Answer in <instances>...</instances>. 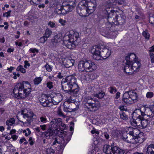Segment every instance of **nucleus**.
I'll return each mask as SVG.
<instances>
[{
  "label": "nucleus",
  "instance_id": "f257e3e1",
  "mask_svg": "<svg viewBox=\"0 0 154 154\" xmlns=\"http://www.w3.org/2000/svg\"><path fill=\"white\" fill-rule=\"evenodd\" d=\"M30 83L23 82L17 84L13 90L14 96L18 99L25 98L28 97L31 91Z\"/></svg>",
  "mask_w": 154,
  "mask_h": 154
},
{
  "label": "nucleus",
  "instance_id": "f03ea898",
  "mask_svg": "<svg viewBox=\"0 0 154 154\" xmlns=\"http://www.w3.org/2000/svg\"><path fill=\"white\" fill-rule=\"evenodd\" d=\"M79 37L78 32L71 30L65 34L63 38V42L68 48H73L77 43Z\"/></svg>",
  "mask_w": 154,
  "mask_h": 154
},
{
  "label": "nucleus",
  "instance_id": "7ed1b4c3",
  "mask_svg": "<svg viewBox=\"0 0 154 154\" xmlns=\"http://www.w3.org/2000/svg\"><path fill=\"white\" fill-rule=\"evenodd\" d=\"M75 6L74 1L64 2L62 4L57 5L55 11L58 14H65L71 11Z\"/></svg>",
  "mask_w": 154,
  "mask_h": 154
},
{
  "label": "nucleus",
  "instance_id": "20e7f679",
  "mask_svg": "<svg viewBox=\"0 0 154 154\" xmlns=\"http://www.w3.org/2000/svg\"><path fill=\"white\" fill-rule=\"evenodd\" d=\"M108 22L115 25H122L126 22V17L121 11H116V12L109 14Z\"/></svg>",
  "mask_w": 154,
  "mask_h": 154
},
{
  "label": "nucleus",
  "instance_id": "39448f33",
  "mask_svg": "<svg viewBox=\"0 0 154 154\" xmlns=\"http://www.w3.org/2000/svg\"><path fill=\"white\" fill-rule=\"evenodd\" d=\"M111 54L110 50L106 48H103L100 46H98L93 51L92 57L94 59L98 60L102 59H106Z\"/></svg>",
  "mask_w": 154,
  "mask_h": 154
},
{
  "label": "nucleus",
  "instance_id": "423d86ee",
  "mask_svg": "<svg viewBox=\"0 0 154 154\" xmlns=\"http://www.w3.org/2000/svg\"><path fill=\"white\" fill-rule=\"evenodd\" d=\"M72 134L71 133V135L68 132H65L63 136L60 137H55L53 138L52 145H55L57 143L60 144V151L62 152L67 143L70 140L71 136Z\"/></svg>",
  "mask_w": 154,
  "mask_h": 154
},
{
  "label": "nucleus",
  "instance_id": "0eeeda50",
  "mask_svg": "<svg viewBox=\"0 0 154 154\" xmlns=\"http://www.w3.org/2000/svg\"><path fill=\"white\" fill-rule=\"evenodd\" d=\"M126 62L123 67H135L134 66L135 64H137L138 67H140L141 64L138 60V58L136 55L133 53H128L125 57Z\"/></svg>",
  "mask_w": 154,
  "mask_h": 154
},
{
  "label": "nucleus",
  "instance_id": "6e6552de",
  "mask_svg": "<svg viewBox=\"0 0 154 154\" xmlns=\"http://www.w3.org/2000/svg\"><path fill=\"white\" fill-rule=\"evenodd\" d=\"M83 103L88 109H91L92 111L97 110L100 106L99 102L90 97H85L83 99Z\"/></svg>",
  "mask_w": 154,
  "mask_h": 154
},
{
  "label": "nucleus",
  "instance_id": "1a4fd4ad",
  "mask_svg": "<svg viewBox=\"0 0 154 154\" xmlns=\"http://www.w3.org/2000/svg\"><path fill=\"white\" fill-rule=\"evenodd\" d=\"M137 98L136 92L131 90L125 92L123 95L122 100L126 104H132L136 102Z\"/></svg>",
  "mask_w": 154,
  "mask_h": 154
},
{
  "label": "nucleus",
  "instance_id": "9d476101",
  "mask_svg": "<svg viewBox=\"0 0 154 154\" xmlns=\"http://www.w3.org/2000/svg\"><path fill=\"white\" fill-rule=\"evenodd\" d=\"M21 114L22 115L23 119H26L25 122L20 121L24 126L30 125L33 120L36 118V116L32 111L30 110H27L26 109H24L22 111Z\"/></svg>",
  "mask_w": 154,
  "mask_h": 154
},
{
  "label": "nucleus",
  "instance_id": "9b49d317",
  "mask_svg": "<svg viewBox=\"0 0 154 154\" xmlns=\"http://www.w3.org/2000/svg\"><path fill=\"white\" fill-rule=\"evenodd\" d=\"M139 131L137 129H134V134L132 139L130 141L131 143L136 144L142 143L145 140L144 134L143 133H140Z\"/></svg>",
  "mask_w": 154,
  "mask_h": 154
},
{
  "label": "nucleus",
  "instance_id": "f8f14e48",
  "mask_svg": "<svg viewBox=\"0 0 154 154\" xmlns=\"http://www.w3.org/2000/svg\"><path fill=\"white\" fill-rule=\"evenodd\" d=\"M77 11L78 14L81 16L85 17L87 13L89 14V10L86 5V2L85 0L80 2L77 8Z\"/></svg>",
  "mask_w": 154,
  "mask_h": 154
},
{
  "label": "nucleus",
  "instance_id": "ddd939ff",
  "mask_svg": "<svg viewBox=\"0 0 154 154\" xmlns=\"http://www.w3.org/2000/svg\"><path fill=\"white\" fill-rule=\"evenodd\" d=\"M149 110L151 112V115H146V116L149 117L148 118L146 119L145 118L146 116L143 117V118L142 119L141 125L143 128H145L146 127L148 124L151 122V124L153 125L154 124V111H152V109L149 108Z\"/></svg>",
  "mask_w": 154,
  "mask_h": 154
},
{
  "label": "nucleus",
  "instance_id": "4468645a",
  "mask_svg": "<svg viewBox=\"0 0 154 154\" xmlns=\"http://www.w3.org/2000/svg\"><path fill=\"white\" fill-rule=\"evenodd\" d=\"M64 80L73 87V88L75 90L76 92L79 91V87L77 84L76 79L75 77L72 76H68Z\"/></svg>",
  "mask_w": 154,
  "mask_h": 154
},
{
  "label": "nucleus",
  "instance_id": "2eb2a0df",
  "mask_svg": "<svg viewBox=\"0 0 154 154\" xmlns=\"http://www.w3.org/2000/svg\"><path fill=\"white\" fill-rule=\"evenodd\" d=\"M62 89L63 90L68 93L75 94L78 92H76L75 90L73 89L72 87L69 85L65 80H62L61 82Z\"/></svg>",
  "mask_w": 154,
  "mask_h": 154
},
{
  "label": "nucleus",
  "instance_id": "dca6fc26",
  "mask_svg": "<svg viewBox=\"0 0 154 154\" xmlns=\"http://www.w3.org/2000/svg\"><path fill=\"white\" fill-rule=\"evenodd\" d=\"M120 148L116 146H112L105 144L103 147V151L106 154H113V152Z\"/></svg>",
  "mask_w": 154,
  "mask_h": 154
},
{
  "label": "nucleus",
  "instance_id": "f3484780",
  "mask_svg": "<svg viewBox=\"0 0 154 154\" xmlns=\"http://www.w3.org/2000/svg\"><path fill=\"white\" fill-rule=\"evenodd\" d=\"M89 10V14L93 12L97 6V3L95 0H85Z\"/></svg>",
  "mask_w": 154,
  "mask_h": 154
},
{
  "label": "nucleus",
  "instance_id": "a211bd4d",
  "mask_svg": "<svg viewBox=\"0 0 154 154\" xmlns=\"http://www.w3.org/2000/svg\"><path fill=\"white\" fill-rule=\"evenodd\" d=\"M134 134V129L132 131L123 132L122 134V139L128 143H131L130 141L132 139L133 136Z\"/></svg>",
  "mask_w": 154,
  "mask_h": 154
},
{
  "label": "nucleus",
  "instance_id": "6ab92c4d",
  "mask_svg": "<svg viewBox=\"0 0 154 154\" xmlns=\"http://www.w3.org/2000/svg\"><path fill=\"white\" fill-rule=\"evenodd\" d=\"M41 104L44 107H50L52 106L50 97H48L45 96H41L39 99Z\"/></svg>",
  "mask_w": 154,
  "mask_h": 154
},
{
  "label": "nucleus",
  "instance_id": "aec40b11",
  "mask_svg": "<svg viewBox=\"0 0 154 154\" xmlns=\"http://www.w3.org/2000/svg\"><path fill=\"white\" fill-rule=\"evenodd\" d=\"M97 66L96 64L92 61L88 60L87 61H80L78 64V67H92Z\"/></svg>",
  "mask_w": 154,
  "mask_h": 154
},
{
  "label": "nucleus",
  "instance_id": "412c9836",
  "mask_svg": "<svg viewBox=\"0 0 154 154\" xmlns=\"http://www.w3.org/2000/svg\"><path fill=\"white\" fill-rule=\"evenodd\" d=\"M146 116V114L144 112H142L140 109H136L133 112L132 117V119L138 118H143V117Z\"/></svg>",
  "mask_w": 154,
  "mask_h": 154
},
{
  "label": "nucleus",
  "instance_id": "4be33fe9",
  "mask_svg": "<svg viewBox=\"0 0 154 154\" xmlns=\"http://www.w3.org/2000/svg\"><path fill=\"white\" fill-rule=\"evenodd\" d=\"M62 99L61 94L60 93L56 94L53 98L50 97V100L52 104L57 105L61 102Z\"/></svg>",
  "mask_w": 154,
  "mask_h": 154
},
{
  "label": "nucleus",
  "instance_id": "5701e85b",
  "mask_svg": "<svg viewBox=\"0 0 154 154\" xmlns=\"http://www.w3.org/2000/svg\"><path fill=\"white\" fill-rule=\"evenodd\" d=\"M107 24L109 26L106 29L109 30V32H108L107 34L109 35L110 38H115L117 34V32L116 30L113 32L111 31V30L112 29L113 26L111 24L109 23H107Z\"/></svg>",
  "mask_w": 154,
  "mask_h": 154
},
{
  "label": "nucleus",
  "instance_id": "b1692460",
  "mask_svg": "<svg viewBox=\"0 0 154 154\" xmlns=\"http://www.w3.org/2000/svg\"><path fill=\"white\" fill-rule=\"evenodd\" d=\"M146 154H154V145L150 144L144 149Z\"/></svg>",
  "mask_w": 154,
  "mask_h": 154
},
{
  "label": "nucleus",
  "instance_id": "393cba45",
  "mask_svg": "<svg viewBox=\"0 0 154 154\" xmlns=\"http://www.w3.org/2000/svg\"><path fill=\"white\" fill-rule=\"evenodd\" d=\"M143 119L140 118L133 119L131 123L132 125L134 126H140L141 125V121Z\"/></svg>",
  "mask_w": 154,
  "mask_h": 154
},
{
  "label": "nucleus",
  "instance_id": "a878e982",
  "mask_svg": "<svg viewBox=\"0 0 154 154\" xmlns=\"http://www.w3.org/2000/svg\"><path fill=\"white\" fill-rule=\"evenodd\" d=\"M79 108V105H76V107L75 108H70L69 106L65 105L64 106V110L67 112H71L77 110Z\"/></svg>",
  "mask_w": 154,
  "mask_h": 154
},
{
  "label": "nucleus",
  "instance_id": "bb28decb",
  "mask_svg": "<svg viewBox=\"0 0 154 154\" xmlns=\"http://www.w3.org/2000/svg\"><path fill=\"white\" fill-rule=\"evenodd\" d=\"M137 69H134L133 68H124L123 69L124 72L128 75H131L137 72Z\"/></svg>",
  "mask_w": 154,
  "mask_h": 154
},
{
  "label": "nucleus",
  "instance_id": "cd10ccee",
  "mask_svg": "<svg viewBox=\"0 0 154 154\" xmlns=\"http://www.w3.org/2000/svg\"><path fill=\"white\" fill-rule=\"evenodd\" d=\"M54 132V130L48 128L47 131L45 132V136L47 138H49L50 137L53 136Z\"/></svg>",
  "mask_w": 154,
  "mask_h": 154
},
{
  "label": "nucleus",
  "instance_id": "c85d7f7f",
  "mask_svg": "<svg viewBox=\"0 0 154 154\" xmlns=\"http://www.w3.org/2000/svg\"><path fill=\"white\" fill-rule=\"evenodd\" d=\"M56 121V119H52L48 125V128L54 130L55 129H56L57 126L55 125V122Z\"/></svg>",
  "mask_w": 154,
  "mask_h": 154
},
{
  "label": "nucleus",
  "instance_id": "c756f323",
  "mask_svg": "<svg viewBox=\"0 0 154 154\" xmlns=\"http://www.w3.org/2000/svg\"><path fill=\"white\" fill-rule=\"evenodd\" d=\"M106 11L107 12V13L108 14L107 20L109 22V14H111V13L116 12V11H115L114 10H112V8L110 6H108L106 8Z\"/></svg>",
  "mask_w": 154,
  "mask_h": 154
},
{
  "label": "nucleus",
  "instance_id": "7c9ffc66",
  "mask_svg": "<svg viewBox=\"0 0 154 154\" xmlns=\"http://www.w3.org/2000/svg\"><path fill=\"white\" fill-rule=\"evenodd\" d=\"M62 39L60 34H57L54 36L53 42L56 43L59 42L62 40Z\"/></svg>",
  "mask_w": 154,
  "mask_h": 154
},
{
  "label": "nucleus",
  "instance_id": "2f4dec72",
  "mask_svg": "<svg viewBox=\"0 0 154 154\" xmlns=\"http://www.w3.org/2000/svg\"><path fill=\"white\" fill-rule=\"evenodd\" d=\"M116 3L118 4V5H122L124 3L125 0H116ZM116 0H109L108 2L110 3L111 4H112L114 3V2H115Z\"/></svg>",
  "mask_w": 154,
  "mask_h": 154
},
{
  "label": "nucleus",
  "instance_id": "473e14b6",
  "mask_svg": "<svg viewBox=\"0 0 154 154\" xmlns=\"http://www.w3.org/2000/svg\"><path fill=\"white\" fill-rule=\"evenodd\" d=\"M52 33L51 30L50 29L47 28L46 29L44 35L47 38H48L51 35Z\"/></svg>",
  "mask_w": 154,
  "mask_h": 154
},
{
  "label": "nucleus",
  "instance_id": "72a5a7b5",
  "mask_svg": "<svg viewBox=\"0 0 154 154\" xmlns=\"http://www.w3.org/2000/svg\"><path fill=\"white\" fill-rule=\"evenodd\" d=\"M79 71L83 72H90L93 71V68H78Z\"/></svg>",
  "mask_w": 154,
  "mask_h": 154
},
{
  "label": "nucleus",
  "instance_id": "f704fd0d",
  "mask_svg": "<svg viewBox=\"0 0 154 154\" xmlns=\"http://www.w3.org/2000/svg\"><path fill=\"white\" fill-rule=\"evenodd\" d=\"M142 35L145 39L147 40H149V39L150 34L148 32V30H146L143 31L142 33Z\"/></svg>",
  "mask_w": 154,
  "mask_h": 154
},
{
  "label": "nucleus",
  "instance_id": "c9c22d12",
  "mask_svg": "<svg viewBox=\"0 0 154 154\" xmlns=\"http://www.w3.org/2000/svg\"><path fill=\"white\" fill-rule=\"evenodd\" d=\"M15 121L14 118H12L6 122V124L8 126H11L14 123Z\"/></svg>",
  "mask_w": 154,
  "mask_h": 154
},
{
  "label": "nucleus",
  "instance_id": "e433bc0d",
  "mask_svg": "<svg viewBox=\"0 0 154 154\" xmlns=\"http://www.w3.org/2000/svg\"><path fill=\"white\" fill-rule=\"evenodd\" d=\"M108 91L112 94H114L116 93L117 91V89L116 88L111 86L108 88Z\"/></svg>",
  "mask_w": 154,
  "mask_h": 154
},
{
  "label": "nucleus",
  "instance_id": "4c0bfd02",
  "mask_svg": "<svg viewBox=\"0 0 154 154\" xmlns=\"http://www.w3.org/2000/svg\"><path fill=\"white\" fill-rule=\"evenodd\" d=\"M56 122L55 125L57 126L56 129H55L56 130H58V129H60V124H61V119L60 118H56Z\"/></svg>",
  "mask_w": 154,
  "mask_h": 154
},
{
  "label": "nucleus",
  "instance_id": "58836bf2",
  "mask_svg": "<svg viewBox=\"0 0 154 154\" xmlns=\"http://www.w3.org/2000/svg\"><path fill=\"white\" fill-rule=\"evenodd\" d=\"M56 122L55 125L57 126L56 129H55L56 130H58V129H60V124H61V119L60 118H56Z\"/></svg>",
  "mask_w": 154,
  "mask_h": 154
},
{
  "label": "nucleus",
  "instance_id": "ea45409f",
  "mask_svg": "<svg viewBox=\"0 0 154 154\" xmlns=\"http://www.w3.org/2000/svg\"><path fill=\"white\" fill-rule=\"evenodd\" d=\"M105 93L104 92L101 91V92H99L98 94H95L94 96L99 98L101 99L103 97Z\"/></svg>",
  "mask_w": 154,
  "mask_h": 154
},
{
  "label": "nucleus",
  "instance_id": "a19ab883",
  "mask_svg": "<svg viewBox=\"0 0 154 154\" xmlns=\"http://www.w3.org/2000/svg\"><path fill=\"white\" fill-rule=\"evenodd\" d=\"M81 79L82 81H89L90 77L89 75L88 74L82 75L81 76Z\"/></svg>",
  "mask_w": 154,
  "mask_h": 154
},
{
  "label": "nucleus",
  "instance_id": "79ce46f5",
  "mask_svg": "<svg viewBox=\"0 0 154 154\" xmlns=\"http://www.w3.org/2000/svg\"><path fill=\"white\" fill-rule=\"evenodd\" d=\"M121 118L123 120H126L128 119V117L123 112H122L120 113Z\"/></svg>",
  "mask_w": 154,
  "mask_h": 154
},
{
  "label": "nucleus",
  "instance_id": "37998d69",
  "mask_svg": "<svg viewBox=\"0 0 154 154\" xmlns=\"http://www.w3.org/2000/svg\"><path fill=\"white\" fill-rule=\"evenodd\" d=\"M42 80L41 77H36L34 79V82L35 85H38L41 82Z\"/></svg>",
  "mask_w": 154,
  "mask_h": 154
},
{
  "label": "nucleus",
  "instance_id": "c03bdc74",
  "mask_svg": "<svg viewBox=\"0 0 154 154\" xmlns=\"http://www.w3.org/2000/svg\"><path fill=\"white\" fill-rule=\"evenodd\" d=\"M125 152L124 150L119 148L114 152L113 154H124Z\"/></svg>",
  "mask_w": 154,
  "mask_h": 154
},
{
  "label": "nucleus",
  "instance_id": "a18cd8bd",
  "mask_svg": "<svg viewBox=\"0 0 154 154\" xmlns=\"http://www.w3.org/2000/svg\"><path fill=\"white\" fill-rule=\"evenodd\" d=\"M32 4H38L42 0H27Z\"/></svg>",
  "mask_w": 154,
  "mask_h": 154
},
{
  "label": "nucleus",
  "instance_id": "49530a36",
  "mask_svg": "<svg viewBox=\"0 0 154 154\" xmlns=\"http://www.w3.org/2000/svg\"><path fill=\"white\" fill-rule=\"evenodd\" d=\"M47 154H50L51 153H53L54 152V150L51 148H49L46 149L45 151Z\"/></svg>",
  "mask_w": 154,
  "mask_h": 154
},
{
  "label": "nucleus",
  "instance_id": "de8ad7c7",
  "mask_svg": "<svg viewBox=\"0 0 154 154\" xmlns=\"http://www.w3.org/2000/svg\"><path fill=\"white\" fill-rule=\"evenodd\" d=\"M48 24L51 28H54L56 26V25L55 23L51 21L48 22Z\"/></svg>",
  "mask_w": 154,
  "mask_h": 154
},
{
  "label": "nucleus",
  "instance_id": "09e8293b",
  "mask_svg": "<svg viewBox=\"0 0 154 154\" xmlns=\"http://www.w3.org/2000/svg\"><path fill=\"white\" fill-rule=\"evenodd\" d=\"M149 22L152 24H154V15L150 16L149 17Z\"/></svg>",
  "mask_w": 154,
  "mask_h": 154
},
{
  "label": "nucleus",
  "instance_id": "8fccbe9b",
  "mask_svg": "<svg viewBox=\"0 0 154 154\" xmlns=\"http://www.w3.org/2000/svg\"><path fill=\"white\" fill-rule=\"evenodd\" d=\"M47 38H48L44 35L40 39V41L41 43H43L47 40Z\"/></svg>",
  "mask_w": 154,
  "mask_h": 154
},
{
  "label": "nucleus",
  "instance_id": "3c124183",
  "mask_svg": "<svg viewBox=\"0 0 154 154\" xmlns=\"http://www.w3.org/2000/svg\"><path fill=\"white\" fill-rule=\"evenodd\" d=\"M153 93L152 92H148L146 94V97L147 98H151L153 97Z\"/></svg>",
  "mask_w": 154,
  "mask_h": 154
},
{
  "label": "nucleus",
  "instance_id": "603ef678",
  "mask_svg": "<svg viewBox=\"0 0 154 154\" xmlns=\"http://www.w3.org/2000/svg\"><path fill=\"white\" fill-rule=\"evenodd\" d=\"M11 10L9 11L8 12H5L3 14V16L4 17H8L10 16L11 13Z\"/></svg>",
  "mask_w": 154,
  "mask_h": 154
},
{
  "label": "nucleus",
  "instance_id": "864d4df0",
  "mask_svg": "<svg viewBox=\"0 0 154 154\" xmlns=\"http://www.w3.org/2000/svg\"><path fill=\"white\" fill-rule=\"evenodd\" d=\"M40 120L41 122L45 123L47 122V120L46 116H42L40 118Z\"/></svg>",
  "mask_w": 154,
  "mask_h": 154
},
{
  "label": "nucleus",
  "instance_id": "5fc2aeb1",
  "mask_svg": "<svg viewBox=\"0 0 154 154\" xmlns=\"http://www.w3.org/2000/svg\"><path fill=\"white\" fill-rule=\"evenodd\" d=\"M59 22L62 25L64 26L67 23V22L66 20H64L62 19H60L59 20Z\"/></svg>",
  "mask_w": 154,
  "mask_h": 154
},
{
  "label": "nucleus",
  "instance_id": "6e6d98bb",
  "mask_svg": "<svg viewBox=\"0 0 154 154\" xmlns=\"http://www.w3.org/2000/svg\"><path fill=\"white\" fill-rule=\"evenodd\" d=\"M57 113L58 115L60 116H62L63 117H65V116L63 114L62 112L60 109H58Z\"/></svg>",
  "mask_w": 154,
  "mask_h": 154
},
{
  "label": "nucleus",
  "instance_id": "4d7b16f0",
  "mask_svg": "<svg viewBox=\"0 0 154 154\" xmlns=\"http://www.w3.org/2000/svg\"><path fill=\"white\" fill-rule=\"evenodd\" d=\"M119 108L120 109V110L122 111L124 110L127 111V110L126 106H124L120 105L119 107Z\"/></svg>",
  "mask_w": 154,
  "mask_h": 154
},
{
  "label": "nucleus",
  "instance_id": "13d9d810",
  "mask_svg": "<svg viewBox=\"0 0 154 154\" xmlns=\"http://www.w3.org/2000/svg\"><path fill=\"white\" fill-rule=\"evenodd\" d=\"M105 138L107 140L109 139L110 138L108 132H105L103 134Z\"/></svg>",
  "mask_w": 154,
  "mask_h": 154
},
{
  "label": "nucleus",
  "instance_id": "bf43d9fd",
  "mask_svg": "<svg viewBox=\"0 0 154 154\" xmlns=\"http://www.w3.org/2000/svg\"><path fill=\"white\" fill-rule=\"evenodd\" d=\"M47 85V87L48 88L50 89H51L53 87L52 82H48Z\"/></svg>",
  "mask_w": 154,
  "mask_h": 154
},
{
  "label": "nucleus",
  "instance_id": "052dcab7",
  "mask_svg": "<svg viewBox=\"0 0 154 154\" xmlns=\"http://www.w3.org/2000/svg\"><path fill=\"white\" fill-rule=\"evenodd\" d=\"M29 51L32 53H35V52L38 53V50L35 48H30Z\"/></svg>",
  "mask_w": 154,
  "mask_h": 154
},
{
  "label": "nucleus",
  "instance_id": "680f3d73",
  "mask_svg": "<svg viewBox=\"0 0 154 154\" xmlns=\"http://www.w3.org/2000/svg\"><path fill=\"white\" fill-rule=\"evenodd\" d=\"M149 55L150 57L152 62L154 63V54L152 53H150Z\"/></svg>",
  "mask_w": 154,
  "mask_h": 154
},
{
  "label": "nucleus",
  "instance_id": "e2e57ef3",
  "mask_svg": "<svg viewBox=\"0 0 154 154\" xmlns=\"http://www.w3.org/2000/svg\"><path fill=\"white\" fill-rule=\"evenodd\" d=\"M63 74L62 71L61 72H59L57 75V77L59 79H62L63 77V75L62 74Z\"/></svg>",
  "mask_w": 154,
  "mask_h": 154
},
{
  "label": "nucleus",
  "instance_id": "0e129e2a",
  "mask_svg": "<svg viewBox=\"0 0 154 154\" xmlns=\"http://www.w3.org/2000/svg\"><path fill=\"white\" fill-rule=\"evenodd\" d=\"M29 143L31 145H32L34 144V142L32 140V137H30L29 139Z\"/></svg>",
  "mask_w": 154,
  "mask_h": 154
},
{
  "label": "nucleus",
  "instance_id": "69168bd1",
  "mask_svg": "<svg viewBox=\"0 0 154 154\" xmlns=\"http://www.w3.org/2000/svg\"><path fill=\"white\" fill-rule=\"evenodd\" d=\"M24 67H26L27 66H30V64L28 63V61H25L24 62Z\"/></svg>",
  "mask_w": 154,
  "mask_h": 154
},
{
  "label": "nucleus",
  "instance_id": "338daca9",
  "mask_svg": "<svg viewBox=\"0 0 154 154\" xmlns=\"http://www.w3.org/2000/svg\"><path fill=\"white\" fill-rule=\"evenodd\" d=\"M26 130L27 131H28V133L26 132L25 133V135L26 136H27L31 134V131H30L29 129L28 128L26 129Z\"/></svg>",
  "mask_w": 154,
  "mask_h": 154
},
{
  "label": "nucleus",
  "instance_id": "774afa93",
  "mask_svg": "<svg viewBox=\"0 0 154 154\" xmlns=\"http://www.w3.org/2000/svg\"><path fill=\"white\" fill-rule=\"evenodd\" d=\"M18 137V136L17 135H14L12 136L11 138L14 140H16Z\"/></svg>",
  "mask_w": 154,
  "mask_h": 154
}]
</instances>
